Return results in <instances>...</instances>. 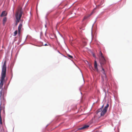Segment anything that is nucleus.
Wrapping results in <instances>:
<instances>
[{
  "label": "nucleus",
  "instance_id": "1",
  "mask_svg": "<svg viewBox=\"0 0 132 132\" xmlns=\"http://www.w3.org/2000/svg\"><path fill=\"white\" fill-rule=\"evenodd\" d=\"M6 61H5L2 67V71L1 73V79L0 83V99H1L3 91L2 87L3 85V82L6 76Z\"/></svg>",
  "mask_w": 132,
  "mask_h": 132
},
{
  "label": "nucleus",
  "instance_id": "2",
  "mask_svg": "<svg viewBox=\"0 0 132 132\" xmlns=\"http://www.w3.org/2000/svg\"><path fill=\"white\" fill-rule=\"evenodd\" d=\"M103 106L104 105H103L101 108L97 110L96 111L97 115L99 118L103 116L106 113L108 108L109 106V104H107L103 110Z\"/></svg>",
  "mask_w": 132,
  "mask_h": 132
},
{
  "label": "nucleus",
  "instance_id": "3",
  "mask_svg": "<svg viewBox=\"0 0 132 132\" xmlns=\"http://www.w3.org/2000/svg\"><path fill=\"white\" fill-rule=\"evenodd\" d=\"M22 14V11L21 9H19L16 12L15 14V17L16 19V22L18 23L20 22Z\"/></svg>",
  "mask_w": 132,
  "mask_h": 132
},
{
  "label": "nucleus",
  "instance_id": "4",
  "mask_svg": "<svg viewBox=\"0 0 132 132\" xmlns=\"http://www.w3.org/2000/svg\"><path fill=\"white\" fill-rule=\"evenodd\" d=\"M100 62L101 67H102V70L104 71L103 73L105 75L104 69L102 67V65L105 64L106 63V61L104 57H101L100 58Z\"/></svg>",
  "mask_w": 132,
  "mask_h": 132
},
{
  "label": "nucleus",
  "instance_id": "5",
  "mask_svg": "<svg viewBox=\"0 0 132 132\" xmlns=\"http://www.w3.org/2000/svg\"><path fill=\"white\" fill-rule=\"evenodd\" d=\"M89 127V125H84L83 127H82L81 128H78V130L84 129L87 128Z\"/></svg>",
  "mask_w": 132,
  "mask_h": 132
},
{
  "label": "nucleus",
  "instance_id": "6",
  "mask_svg": "<svg viewBox=\"0 0 132 132\" xmlns=\"http://www.w3.org/2000/svg\"><path fill=\"white\" fill-rule=\"evenodd\" d=\"M7 13L5 11H3L2 12L1 15V16H5L7 15Z\"/></svg>",
  "mask_w": 132,
  "mask_h": 132
},
{
  "label": "nucleus",
  "instance_id": "7",
  "mask_svg": "<svg viewBox=\"0 0 132 132\" xmlns=\"http://www.w3.org/2000/svg\"><path fill=\"white\" fill-rule=\"evenodd\" d=\"M22 27V24L21 23H20V24L18 26V32L19 33H20Z\"/></svg>",
  "mask_w": 132,
  "mask_h": 132
},
{
  "label": "nucleus",
  "instance_id": "8",
  "mask_svg": "<svg viewBox=\"0 0 132 132\" xmlns=\"http://www.w3.org/2000/svg\"><path fill=\"white\" fill-rule=\"evenodd\" d=\"M94 67L95 69L97 71H98V69L97 67V64L96 61L95 60L94 64Z\"/></svg>",
  "mask_w": 132,
  "mask_h": 132
},
{
  "label": "nucleus",
  "instance_id": "9",
  "mask_svg": "<svg viewBox=\"0 0 132 132\" xmlns=\"http://www.w3.org/2000/svg\"><path fill=\"white\" fill-rule=\"evenodd\" d=\"M2 110V108H1L0 106V123L1 124H2V119L1 117V110Z\"/></svg>",
  "mask_w": 132,
  "mask_h": 132
},
{
  "label": "nucleus",
  "instance_id": "10",
  "mask_svg": "<svg viewBox=\"0 0 132 132\" xmlns=\"http://www.w3.org/2000/svg\"><path fill=\"white\" fill-rule=\"evenodd\" d=\"M7 20V19L6 17H4L3 19V24L4 25L6 22Z\"/></svg>",
  "mask_w": 132,
  "mask_h": 132
},
{
  "label": "nucleus",
  "instance_id": "11",
  "mask_svg": "<svg viewBox=\"0 0 132 132\" xmlns=\"http://www.w3.org/2000/svg\"><path fill=\"white\" fill-rule=\"evenodd\" d=\"M99 2H100L101 4L100 5H98V6H100L104 2V1L103 0H101L99 1Z\"/></svg>",
  "mask_w": 132,
  "mask_h": 132
},
{
  "label": "nucleus",
  "instance_id": "12",
  "mask_svg": "<svg viewBox=\"0 0 132 132\" xmlns=\"http://www.w3.org/2000/svg\"><path fill=\"white\" fill-rule=\"evenodd\" d=\"M99 54L100 56V57H103V55L101 51H100L99 52Z\"/></svg>",
  "mask_w": 132,
  "mask_h": 132
},
{
  "label": "nucleus",
  "instance_id": "13",
  "mask_svg": "<svg viewBox=\"0 0 132 132\" xmlns=\"http://www.w3.org/2000/svg\"><path fill=\"white\" fill-rule=\"evenodd\" d=\"M18 33V31L17 30L15 31L14 32V36H16L17 34Z\"/></svg>",
  "mask_w": 132,
  "mask_h": 132
},
{
  "label": "nucleus",
  "instance_id": "14",
  "mask_svg": "<svg viewBox=\"0 0 132 132\" xmlns=\"http://www.w3.org/2000/svg\"><path fill=\"white\" fill-rule=\"evenodd\" d=\"M89 17V16H85L84 18L83 19V20H85L88 17Z\"/></svg>",
  "mask_w": 132,
  "mask_h": 132
},
{
  "label": "nucleus",
  "instance_id": "15",
  "mask_svg": "<svg viewBox=\"0 0 132 132\" xmlns=\"http://www.w3.org/2000/svg\"><path fill=\"white\" fill-rule=\"evenodd\" d=\"M68 56L69 57V58H71V59H73V57L69 55V54H68Z\"/></svg>",
  "mask_w": 132,
  "mask_h": 132
},
{
  "label": "nucleus",
  "instance_id": "16",
  "mask_svg": "<svg viewBox=\"0 0 132 132\" xmlns=\"http://www.w3.org/2000/svg\"><path fill=\"white\" fill-rule=\"evenodd\" d=\"M43 45H44V46H48V45H47V44H45L44 45H43Z\"/></svg>",
  "mask_w": 132,
  "mask_h": 132
},
{
  "label": "nucleus",
  "instance_id": "17",
  "mask_svg": "<svg viewBox=\"0 0 132 132\" xmlns=\"http://www.w3.org/2000/svg\"><path fill=\"white\" fill-rule=\"evenodd\" d=\"M18 23L17 22H16V23H15V25L16 26H17L18 24Z\"/></svg>",
  "mask_w": 132,
  "mask_h": 132
},
{
  "label": "nucleus",
  "instance_id": "18",
  "mask_svg": "<svg viewBox=\"0 0 132 132\" xmlns=\"http://www.w3.org/2000/svg\"><path fill=\"white\" fill-rule=\"evenodd\" d=\"M93 56L94 57H95V55H93Z\"/></svg>",
  "mask_w": 132,
  "mask_h": 132
},
{
  "label": "nucleus",
  "instance_id": "19",
  "mask_svg": "<svg viewBox=\"0 0 132 132\" xmlns=\"http://www.w3.org/2000/svg\"><path fill=\"white\" fill-rule=\"evenodd\" d=\"M90 67H92V66H90Z\"/></svg>",
  "mask_w": 132,
  "mask_h": 132
}]
</instances>
